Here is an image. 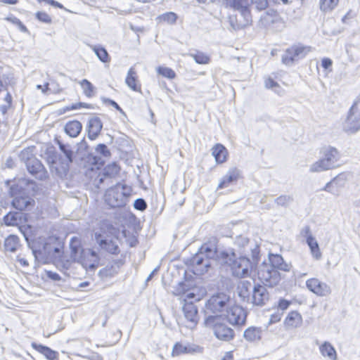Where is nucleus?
I'll use <instances>...</instances> for the list:
<instances>
[{
  "instance_id": "nucleus-44",
  "label": "nucleus",
  "mask_w": 360,
  "mask_h": 360,
  "mask_svg": "<svg viewBox=\"0 0 360 360\" xmlns=\"http://www.w3.org/2000/svg\"><path fill=\"white\" fill-rule=\"evenodd\" d=\"M156 70L159 75L169 79H173L176 77L175 72L169 68L159 66Z\"/></svg>"
},
{
  "instance_id": "nucleus-21",
  "label": "nucleus",
  "mask_w": 360,
  "mask_h": 360,
  "mask_svg": "<svg viewBox=\"0 0 360 360\" xmlns=\"http://www.w3.org/2000/svg\"><path fill=\"white\" fill-rule=\"evenodd\" d=\"M199 351L200 347L194 344L176 342L173 346L172 354L173 356H178L181 354H193Z\"/></svg>"
},
{
  "instance_id": "nucleus-13",
  "label": "nucleus",
  "mask_w": 360,
  "mask_h": 360,
  "mask_svg": "<svg viewBox=\"0 0 360 360\" xmlns=\"http://www.w3.org/2000/svg\"><path fill=\"white\" fill-rule=\"evenodd\" d=\"M224 316L231 325L243 326L246 321L247 312L242 307L234 304L233 302Z\"/></svg>"
},
{
  "instance_id": "nucleus-1",
  "label": "nucleus",
  "mask_w": 360,
  "mask_h": 360,
  "mask_svg": "<svg viewBox=\"0 0 360 360\" xmlns=\"http://www.w3.org/2000/svg\"><path fill=\"white\" fill-rule=\"evenodd\" d=\"M216 260L220 261L221 258L215 243H205L191 259V270L195 275H202L208 271L212 262Z\"/></svg>"
},
{
  "instance_id": "nucleus-41",
  "label": "nucleus",
  "mask_w": 360,
  "mask_h": 360,
  "mask_svg": "<svg viewBox=\"0 0 360 360\" xmlns=\"http://www.w3.org/2000/svg\"><path fill=\"white\" fill-rule=\"evenodd\" d=\"M20 219V213L18 212H9L4 217V221L7 226H15L18 223Z\"/></svg>"
},
{
  "instance_id": "nucleus-48",
  "label": "nucleus",
  "mask_w": 360,
  "mask_h": 360,
  "mask_svg": "<svg viewBox=\"0 0 360 360\" xmlns=\"http://www.w3.org/2000/svg\"><path fill=\"white\" fill-rule=\"evenodd\" d=\"M6 20L11 22L12 24L18 26L19 30L22 32H27V27L22 24V22L18 19V18L15 17L14 15H10L5 18Z\"/></svg>"
},
{
  "instance_id": "nucleus-45",
  "label": "nucleus",
  "mask_w": 360,
  "mask_h": 360,
  "mask_svg": "<svg viewBox=\"0 0 360 360\" xmlns=\"http://www.w3.org/2000/svg\"><path fill=\"white\" fill-rule=\"evenodd\" d=\"M20 159L23 161L25 165L32 158H36L33 155V148H24L19 155Z\"/></svg>"
},
{
  "instance_id": "nucleus-60",
  "label": "nucleus",
  "mask_w": 360,
  "mask_h": 360,
  "mask_svg": "<svg viewBox=\"0 0 360 360\" xmlns=\"http://www.w3.org/2000/svg\"><path fill=\"white\" fill-rule=\"evenodd\" d=\"M252 10L250 6H244L242 9L240 11L242 15L244 16L245 18L248 19L250 16V11Z\"/></svg>"
},
{
  "instance_id": "nucleus-12",
  "label": "nucleus",
  "mask_w": 360,
  "mask_h": 360,
  "mask_svg": "<svg viewBox=\"0 0 360 360\" xmlns=\"http://www.w3.org/2000/svg\"><path fill=\"white\" fill-rule=\"evenodd\" d=\"M343 129L348 133H355L360 129V105L355 102L350 108Z\"/></svg>"
},
{
  "instance_id": "nucleus-28",
  "label": "nucleus",
  "mask_w": 360,
  "mask_h": 360,
  "mask_svg": "<svg viewBox=\"0 0 360 360\" xmlns=\"http://www.w3.org/2000/svg\"><path fill=\"white\" fill-rule=\"evenodd\" d=\"M82 129V124L77 120L68 122L64 127L65 133L70 137H77Z\"/></svg>"
},
{
  "instance_id": "nucleus-29",
  "label": "nucleus",
  "mask_w": 360,
  "mask_h": 360,
  "mask_svg": "<svg viewBox=\"0 0 360 360\" xmlns=\"http://www.w3.org/2000/svg\"><path fill=\"white\" fill-rule=\"evenodd\" d=\"M32 347L49 360H56L58 358V353L46 346L33 342Z\"/></svg>"
},
{
  "instance_id": "nucleus-3",
  "label": "nucleus",
  "mask_w": 360,
  "mask_h": 360,
  "mask_svg": "<svg viewBox=\"0 0 360 360\" xmlns=\"http://www.w3.org/2000/svg\"><path fill=\"white\" fill-rule=\"evenodd\" d=\"M319 154L320 158L310 166L311 172H322L340 166L341 155L336 148L330 146L322 147Z\"/></svg>"
},
{
  "instance_id": "nucleus-49",
  "label": "nucleus",
  "mask_w": 360,
  "mask_h": 360,
  "mask_svg": "<svg viewBox=\"0 0 360 360\" xmlns=\"http://www.w3.org/2000/svg\"><path fill=\"white\" fill-rule=\"evenodd\" d=\"M96 152L102 155L104 158H109L111 155L110 150H108L107 146L104 143H99L96 147Z\"/></svg>"
},
{
  "instance_id": "nucleus-7",
  "label": "nucleus",
  "mask_w": 360,
  "mask_h": 360,
  "mask_svg": "<svg viewBox=\"0 0 360 360\" xmlns=\"http://www.w3.org/2000/svg\"><path fill=\"white\" fill-rule=\"evenodd\" d=\"M112 231L114 229L110 227L109 229V233L101 229V232L95 233V240L100 248L107 252L112 255H117L120 253V250L118 245V238L112 236Z\"/></svg>"
},
{
  "instance_id": "nucleus-17",
  "label": "nucleus",
  "mask_w": 360,
  "mask_h": 360,
  "mask_svg": "<svg viewBox=\"0 0 360 360\" xmlns=\"http://www.w3.org/2000/svg\"><path fill=\"white\" fill-rule=\"evenodd\" d=\"M28 172L39 180L48 178V172L41 162L37 158L30 160L26 164Z\"/></svg>"
},
{
  "instance_id": "nucleus-52",
  "label": "nucleus",
  "mask_w": 360,
  "mask_h": 360,
  "mask_svg": "<svg viewBox=\"0 0 360 360\" xmlns=\"http://www.w3.org/2000/svg\"><path fill=\"white\" fill-rule=\"evenodd\" d=\"M36 18L42 22H45L47 24L51 22V18L45 12H37L36 13Z\"/></svg>"
},
{
  "instance_id": "nucleus-57",
  "label": "nucleus",
  "mask_w": 360,
  "mask_h": 360,
  "mask_svg": "<svg viewBox=\"0 0 360 360\" xmlns=\"http://www.w3.org/2000/svg\"><path fill=\"white\" fill-rule=\"evenodd\" d=\"M90 106H91V105H89V104L79 102V103H75V104H72V105H70L69 107H67L66 110H77V109H79V108H89Z\"/></svg>"
},
{
  "instance_id": "nucleus-31",
  "label": "nucleus",
  "mask_w": 360,
  "mask_h": 360,
  "mask_svg": "<svg viewBox=\"0 0 360 360\" xmlns=\"http://www.w3.org/2000/svg\"><path fill=\"white\" fill-rule=\"evenodd\" d=\"M238 295L243 299V300H246L248 302L250 300V292H252V288L250 281H242L238 287Z\"/></svg>"
},
{
  "instance_id": "nucleus-9",
  "label": "nucleus",
  "mask_w": 360,
  "mask_h": 360,
  "mask_svg": "<svg viewBox=\"0 0 360 360\" xmlns=\"http://www.w3.org/2000/svg\"><path fill=\"white\" fill-rule=\"evenodd\" d=\"M259 280L269 287L276 286L281 280V274L277 269L271 267L266 262H263L257 271Z\"/></svg>"
},
{
  "instance_id": "nucleus-47",
  "label": "nucleus",
  "mask_w": 360,
  "mask_h": 360,
  "mask_svg": "<svg viewBox=\"0 0 360 360\" xmlns=\"http://www.w3.org/2000/svg\"><path fill=\"white\" fill-rule=\"evenodd\" d=\"M190 56L198 64H207L210 62V58L202 52L191 53Z\"/></svg>"
},
{
  "instance_id": "nucleus-8",
  "label": "nucleus",
  "mask_w": 360,
  "mask_h": 360,
  "mask_svg": "<svg viewBox=\"0 0 360 360\" xmlns=\"http://www.w3.org/2000/svg\"><path fill=\"white\" fill-rule=\"evenodd\" d=\"M234 244L238 248L233 250L235 252L237 251L240 255H251L254 262H259L260 250L259 245L256 241L250 240L243 236H238L236 238Z\"/></svg>"
},
{
  "instance_id": "nucleus-56",
  "label": "nucleus",
  "mask_w": 360,
  "mask_h": 360,
  "mask_svg": "<svg viewBox=\"0 0 360 360\" xmlns=\"http://www.w3.org/2000/svg\"><path fill=\"white\" fill-rule=\"evenodd\" d=\"M300 233L302 236L306 238V241L307 240H309V238H314L311 233V229L309 226H305L304 227H303L302 229L301 230Z\"/></svg>"
},
{
  "instance_id": "nucleus-25",
  "label": "nucleus",
  "mask_w": 360,
  "mask_h": 360,
  "mask_svg": "<svg viewBox=\"0 0 360 360\" xmlns=\"http://www.w3.org/2000/svg\"><path fill=\"white\" fill-rule=\"evenodd\" d=\"M70 257L74 262H77L80 263V261L82 259L83 255L82 252L85 251L83 250L80 245L79 241L76 238H72L70 240Z\"/></svg>"
},
{
  "instance_id": "nucleus-43",
  "label": "nucleus",
  "mask_w": 360,
  "mask_h": 360,
  "mask_svg": "<svg viewBox=\"0 0 360 360\" xmlns=\"http://www.w3.org/2000/svg\"><path fill=\"white\" fill-rule=\"evenodd\" d=\"M339 0H320L321 10L327 12L335 8L338 5Z\"/></svg>"
},
{
  "instance_id": "nucleus-34",
  "label": "nucleus",
  "mask_w": 360,
  "mask_h": 360,
  "mask_svg": "<svg viewBox=\"0 0 360 360\" xmlns=\"http://www.w3.org/2000/svg\"><path fill=\"white\" fill-rule=\"evenodd\" d=\"M320 352L323 356H328L330 359L336 360L337 354L335 348L328 342H325L320 347Z\"/></svg>"
},
{
  "instance_id": "nucleus-2",
  "label": "nucleus",
  "mask_w": 360,
  "mask_h": 360,
  "mask_svg": "<svg viewBox=\"0 0 360 360\" xmlns=\"http://www.w3.org/2000/svg\"><path fill=\"white\" fill-rule=\"evenodd\" d=\"M248 255L237 257L234 251H221V262L230 266L232 274L237 278H245L250 275V272L258 262L250 260Z\"/></svg>"
},
{
  "instance_id": "nucleus-53",
  "label": "nucleus",
  "mask_w": 360,
  "mask_h": 360,
  "mask_svg": "<svg viewBox=\"0 0 360 360\" xmlns=\"http://www.w3.org/2000/svg\"><path fill=\"white\" fill-rule=\"evenodd\" d=\"M134 207L137 210L143 211L147 207V203L143 198H137L134 201Z\"/></svg>"
},
{
  "instance_id": "nucleus-30",
  "label": "nucleus",
  "mask_w": 360,
  "mask_h": 360,
  "mask_svg": "<svg viewBox=\"0 0 360 360\" xmlns=\"http://www.w3.org/2000/svg\"><path fill=\"white\" fill-rule=\"evenodd\" d=\"M243 338L248 342L260 340L262 338V329L259 327L250 326L245 330Z\"/></svg>"
},
{
  "instance_id": "nucleus-19",
  "label": "nucleus",
  "mask_w": 360,
  "mask_h": 360,
  "mask_svg": "<svg viewBox=\"0 0 360 360\" xmlns=\"http://www.w3.org/2000/svg\"><path fill=\"white\" fill-rule=\"evenodd\" d=\"M102 129L103 122L100 117L94 116L89 119L86 124V131L89 139H96L99 136Z\"/></svg>"
},
{
  "instance_id": "nucleus-15",
  "label": "nucleus",
  "mask_w": 360,
  "mask_h": 360,
  "mask_svg": "<svg viewBox=\"0 0 360 360\" xmlns=\"http://www.w3.org/2000/svg\"><path fill=\"white\" fill-rule=\"evenodd\" d=\"M307 288L318 296L324 297L330 294V287L318 278H312L306 281Z\"/></svg>"
},
{
  "instance_id": "nucleus-39",
  "label": "nucleus",
  "mask_w": 360,
  "mask_h": 360,
  "mask_svg": "<svg viewBox=\"0 0 360 360\" xmlns=\"http://www.w3.org/2000/svg\"><path fill=\"white\" fill-rule=\"evenodd\" d=\"M79 84L83 89L84 94L86 96L91 98L94 96V86L89 80L84 79L79 82Z\"/></svg>"
},
{
  "instance_id": "nucleus-38",
  "label": "nucleus",
  "mask_w": 360,
  "mask_h": 360,
  "mask_svg": "<svg viewBox=\"0 0 360 360\" xmlns=\"http://www.w3.org/2000/svg\"><path fill=\"white\" fill-rule=\"evenodd\" d=\"M74 260L70 256L63 255L56 262V266L60 270H68L70 268Z\"/></svg>"
},
{
  "instance_id": "nucleus-27",
  "label": "nucleus",
  "mask_w": 360,
  "mask_h": 360,
  "mask_svg": "<svg viewBox=\"0 0 360 360\" xmlns=\"http://www.w3.org/2000/svg\"><path fill=\"white\" fill-rule=\"evenodd\" d=\"M125 83L131 90L141 92V84L138 82L136 72L133 68H131L127 72Z\"/></svg>"
},
{
  "instance_id": "nucleus-10",
  "label": "nucleus",
  "mask_w": 360,
  "mask_h": 360,
  "mask_svg": "<svg viewBox=\"0 0 360 360\" xmlns=\"http://www.w3.org/2000/svg\"><path fill=\"white\" fill-rule=\"evenodd\" d=\"M10 195L13 198L12 206L20 211L26 210L34 203V200L25 195L24 189L18 184H14L11 186Z\"/></svg>"
},
{
  "instance_id": "nucleus-23",
  "label": "nucleus",
  "mask_w": 360,
  "mask_h": 360,
  "mask_svg": "<svg viewBox=\"0 0 360 360\" xmlns=\"http://www.w3.org/2000/svg\"><path fill=\"white\" fill-rule=\"evenodd\" d=\"M240 176V171L236 167L230 169L226 174L221 179L218 185V188L221 189L228 187L231 184L237 181Z\"/></svg>"
},
{
  "instance_id": "nucleus-58",
  "label": "nucleus",
  "mask_w": 360,
  "mask_h": 360,
  "mask_svg": "<svg viewBox=\"0 0 360 360\" xmlns=\"http://www.w3.org/2000/svg\"><path fill=\"white\" fill-rule=\"evenodd\" d=\"M290 304L291 302L290 301L285 299H281L278 301V307L279 309L284 311L289 307Z\"/></svg>"
},
{
  "instance_id": "nucleus-14",
  "label": "nucleus",
  "mask_w": 360,
  "mask_h": 360,
  "mask_svg": "<svg viewBox=\"0 0 360 360\" xmlns=\"http://www.w3.org/2000/svg\"><path fill=\"white\" fill-rule=\"evenodd\" d=\"M269 300V294L265 286L260 284H256L252 288L250 302L256 306H263Z\"/></svg>"
},
{
  "instance_id": "nucleus-63",
  "label": "nucleus",
  "mask_w": 360,
  "mask_h": 360,
  "mask_svg": "<svg viewBox=\"0 0 360 360\" xmlns=\"http://www.w3.org/2000/svg\"><path fill=\"white\" fill-rule=\"evenodd\" d=\"M11 105H8V104H3V105H0V111L1 112L2 115H6L8 110L11 108Z\"/></svg>"
},
{
  "instance_id": "nucleus-42",
  "label": "nucleus",
  "mask_w": 360,
  "mask_h": 360,
  "mask_svg": "<svg viewBox=\"0 0 360 360\" xmlns=\"http://www.w3.org/2000/svg\"><path fill=\"white\" fill-rule=\"evenodd\" d=\"M158 18L167 24H175L178 18V15L174 12H166L160 15Z\"/></svg>"
},
{
  "instance_id": "nucleus-24",
  "label": "nucleus",
  "mask_w": 360,
  "mask_h": 360,
  "mask_svg": "<svg viewBox=\"0 0 360 360\" xmlns=\"http://www.w3.org/2000/svg\"><path fill=\"white\" fill-rule=\"evenodd\" d=\"M266 262L279 272L280 271H289L290 269V265L284 262L283 258L280 255L269 254Z\"/></svg>"
},
{
  "instance_id": "nucleus-54",
  "label": "nucleus",
  "mask_w": 360,
  "mask_h": 360,
  "mask_svg": "<svg viewBox=\"0 0 360 360\" xmlns=\"http://www.w3.org/2000/svg\"><path fill=\"white\" fill-rule=\"evenodd\" d=\"M104 103L109 104L114 107L115 109H117L119 112H120L122 114H124V112L123 110L120 108V106L113 100H111L110 98H102Z\"/></svg>"
},
{
  "instance_id": "nucleus-5",
  "label": "nucleus",
  "mask_w": 360,
  "mask_h": 360,
  "mask_svg": "<svg viewBox=\"0 0 360 360\" xmlns=\"http://www.w3.org/2000/svg\"><path fill=\"white\" fill-rule=\"evenodd\" d=\"M129 195V189L124 185L117 184L107 189L104 200L110 207H122L127 203Z\"/></svg>"
},
{
  "instance_id": "nucleus-51",
  "label": "nucleus",
  "mask_w": 360,
  "mask_h": 360,
  "mask_svg": "<svg viewBox=\"0 0 360 360\" xmlns=\"http://www.w3.org/2000/svg\"><path fill=\"white\" fill-rule=\"evenodd\" d=\"M265 86L267 89H271L276 93L280 92L281 87L279 84L271 78H268L264 82Z\"/></svg>"
},
{
  "instance_id": "nucleus-40",
  "label": "nucleus",
  "mask_w": 360,
  "mask_h": 360,
  "mask_svg": "<svg viewBox=\"0 0 360 360\" xmlns=\"http://www.w3.org/2000/svg\"><path fill=\"white\" fill-rule=\"evenodd\" d=\"M60 151L64 154L67 163H71L73 160V151L69 145H65L60 141L58 142Z\"/></svg>"
},
{
  "instance_id": "nucleus-26",
  "label": "nucleus",
  "mask_w": 360,
  "mask_h": 360,
  "mask_svg": "<svg viewBox=\"0 0 360 360\" xmlns=\"http://www.w3.org/2000/svg\"><path fill=\"white\" fill-rule=\"evenodd\" d=\"M302 323V317L297 311H290L285 319V325L287 328H296Z\"/></svg>"
},
{
  "instance_id": "nucleus-36",
  "label": "nucleus",
  "mask_w": 360,
  "mask_h": 360,
  "mask_svg": "<svg viewBox=\"0 0 360 360\" xmlns=\"http://www.w3.org/2000/svg\"><path fill=\"white\" fill-rule=\"evenodd\" d=\"M98 58L103 63H108L110 61L109 55L105 48L101 46H91Z\"/></svg>"
},
{
  "instance_id": "nucleus-37",
  "label": "nucleus",
  "mask_w": 360,
  "mask_h": 360,
  "mask_svg": "<svg viewBox=\"0 0 360 360\" xmlns=\"http://www.w3.org/2000/svg\"><path fill=\"white\" fill-rule=\"evenodd\" d=\"M19 239L16 236L10 235L8 236L4 243V248L6 251L13 252L16 250L18 245Z\"/></svg>"
},
{
  "instance_id": "nucleus-55",
  "label": "nucleus",
  "mask_w": 360,
  "mask_h": 360,
  "mask_svg": "<svg viewBox=\"0 0 360 360\" xmlns=\"http://www.w3.org/2000/svg\"><path fill=\"white\" fill-rule=\"evenodd\" d=\"M117 270H115L113 269V266L111 268H108V266L106 268L103 269L100 271V274L102 276H112L115 274H117Z\"/></svg>"
},
{
  "instance_id": "nucleus-32",
  "label": "nucleus",
  "mask_w": 360,
  "mask_h": 360,
  "mask_svg": "<svg viewBox=\"0 0 360 360\" xmlns=\"http://www.w3.org/2000/svg\"><path fill=\"white\" fill-rule=\"evenodd\" d=\"M120 170V167L116 163H112L106 166L103 170L102 176H99L98 184H102L105 178L111 179L116 175Z\"/></svg>"
},
{
  "instance_id": "nucleus-18",
  "label": "nucleus",
  "mask_w": 360,
  "mask_h": 360,
  "mask_svg": "<svg viewBox=\"0 0 360 360\" xmlns=\"http://www.w3.org/2000/svg\"><path fill=\"white\" fill-rule=\"evenodd\" d=\"M82 259L80 263L86 269L94 270L99 264L100 257L98 253L92 249H86L82 252Z\"/></svg>"
},
{
  "instance_id": "nucleus-50",
  "label": "nucleus",
  "mask_w": 360,
  "mask_h": 360,
  "mask_svg": "<svg viewBox=\"0 0 360 360\" xmlns=\"http://www.w3.org/2000/svg\"><path fill=\"white\" fill-rule=\"evenodd\" d=\"M292 201V198L290 195H283L275 199V202L280 206H287Z\"/></svg>"
},
{
  "instance_id": "nucleus-11",
  "label": "nucleus",
  "mask_w": 360,
  "mask_h": 360,
  "mask_svg": "<svg viewBox=\"0 0 360 360\" xmlns=\"http://www.w3.org/2000/svg\"><path fill=\"white\" fill-rule=\"evenodd\" d=\"M310 51V47L294 45L288 48L282 56V62L286 65H292L295 62L304 58Z\"/></svg>"
},
{
  "instance_id": "nucleus-4",
  "label": "nucleus",
  "mask_w": 360,
  "mask_h": 360,
  "mask_svg": "<svg viewBox=\"0 0 360 360\" xmlns=\"http://www.w3.org/2000/svg\"><path fill=\"white\" fill-rule=\"evenodd\" d=\"M232 302L230 296L224 292L211 296L205 304V309L207 313L213 314L214 316H209L205 319L206 326H212L216 317L224 316Z\"/></svg>"
},
{
  "instance_id": "nucleus-16",
  "label": "nucleus",
  "mask_w": 360,
  "mask_h": 360,
  "mask_svg": "<svg viewBox=\"0 0 360 360\" xmlns=\"http://www.w3.org/2000/svg\"><path fill=\"white\" fill-rule=\"evenodd\" d=\"M182 311L185 319L187 321L186 326L192 328L196 326L198 322V309L192 301L183 304Z\"/></svg>"
},
{
  "instance_id": "nucleus-46",
  "label": "nucleus",
  "mask_w": 360,
  "mask_h": 360,
  "mask_svg": "<svg viewBox=\"0 0 360 360\" xmlns=\"http://www.w3.org/2000/svg\"><path fill=\"white\" fill-rule=\"evenodd\" d=\"M268 6V0H251L250 8L257 11H263Z\"/></svg>"
},
{
  "instance_id": "nucleus-61",
  "label": "nucleus",
  "mask_w": 360,
  "mask_h": 360,
  "mask_svg": "<svg viewBox=\"0 0 360 360\" xmlns=\"http://www.w3.org/2000/svg\"><path fill=\"white\" fill-rule=\"evenodd\" d=\"M332 63H333V62H332V60L330 58H325L321 61V66L324 69L327 70L328 68H329L332 65Z\"/></svg>"
},
{
  "instance_id": "nucleus-64",
  "label": "nucleus",
  "mask_w": 360,
  "mask_h": 360,
  "mask_svg": "<svg viewBox=\"0 0 360 360\" xmlns=\"http://www.w3.org/2000/svg\"><path fill=\"white\" fill-rule=\"evenodd\" d=\"M48 4H50L54 7L63 8V6L60 3H59L55 0H49Z\"/></svg>"
},
{
  "instance_id": "nucleus-6",
  "label": "nucleus",
  "mask_w": 360,
  "mask_h": 360,
  "mask_svg": "<svg viewBox=\"0 0 360 360\" xmlns=\"http://www.w3.org/2000/svg\"><path fill=\"white\" fill-rule=\"evenodd\" d=\"M174 294L175 295H181L182 302L193 303L200 301L202 299L205 294V290L198 286H190L188 282L179 283L178 286L174 288Z\"/></svg>"
},
{
  "instance_id": "nucleus-59",
  "label": "nucleus",
  "mask_w": 360,
  "mask_h": 360,
  "mask_svg": "<svg viewBox=\"0 0 360 360\" xmlns=\"http://www.w3.org/2000/svg\"><path fill=\"white\" fill-rule=\"evenodd\" d=\"M46 276L49 278H50L53 281H58L61 279V277L60 276V275L58 274H57L56 272L51 271H46Z\"/></svg>"
},
{
  "instance_id": "nucleus-20",
  "label": "nucleus",
  "mask_w": 360,
  "mask_h": 360,
  "mask_svg": "<svg viewBox=\"0 0 360 360\" xmlns=\"http://www.w3.org/2000/svg\"><path fill=\"white\" fill-rule=\"evenodd\" d=\"M214 333L217 338L224 341H229L234 337L233 329L224 323H217L213 326Z\"/></svg>"
},
{
  "instance_id": "nucleus-33",
  "label": "nucleus",
  "mask_w": 360,
  "mask_h": 360,
  "mask_svg": "<svg viewBox=\"0 0 360 360\" xmlns=\"http://www.w3.org/2000/svg\"><path fill=\"white\" fill-rule=\"evenodd\" d=\"M226 153V148L221 144L217 143L212 148V155L217 162L222 163L225 162Z\"/></svg>"
},
{
  "instance_id": "nucleus-22",
  "label": "nucleus",
  "mask_w": 360,
  "mask_h": 360,
  "mask_svg": "<svg viewBox=\"0 0 360 360\" xmlns=\"http://www.w3.org/2000/svg\"><path fill=\"white\" fill-rule=\"evenodd\" d=\"M345 182L346 179L343 175H338L327 183L323 190L333 195H338L340 189L345 186Z\"/></svg>"
},
{
  "instance_id": "nucleus-62",
  "label": "nucleus",
  "mask_w": 360,
  "mask_h": 360,
  "mask_svg": "<svg viewBox=\"0 0 360 360\" xmlns=\"http://www.w3.org/2000/svg\"><path fill=\"white\" fill-rule=\"evenodd\" d=\"M232 6L237 11H240L244 6L240 1L234 0L232 4Z\"/></svg>"
},
{
  "instance_id": "nucleus-35",
  "label": "nucleus",
  "mask_w": 360,
  "mask_h": 360,
  "mask_svg": "<svg viewBox=\"0 0 360 360\" xmlns=\"http://www.w3.org/2000/svg\"><path fill=\"white\" fill-rule=\"evenodd\" d=\"M306 242L310 248L311 253L313 255V257L316 259H320L321 258L322 255L320 251L319 243L316 238L314 237L309 238V240H307Z\"/></svg>"
}]
</instances>
